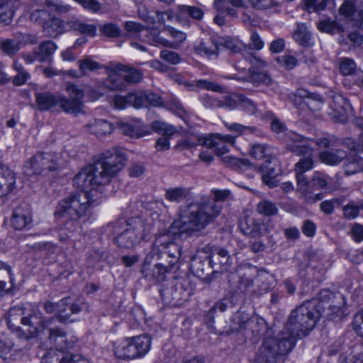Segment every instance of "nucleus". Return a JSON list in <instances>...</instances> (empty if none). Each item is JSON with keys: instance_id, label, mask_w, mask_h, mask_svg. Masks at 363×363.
<instances>
[{"instance_id": "f257e3e1", "label": "nucleus", "mask_w": 363, "mask_h": 363, "mask_svg": "<svg viewBox=\"0 0 363 363\" xmlns=\"http://www.w3.org/2000/svg\"><path fill=\"white\" fill-rule=\"evenodd\" d=\"M126 159L123 148L113 147L101 153L94 163L84 167L74 177V185L83 191L69 194L57 206L55 214L69 220L60 229V240L62 235L70 238L79 228L77 220L86 216L91 206L87 191L108 184L125 167Z\"/></svg>"}, {"instance_id": "f03ea898", "label": "nucleus", "mask_w": 363, "mask_h": 363, "mask_svg": "<svg viewBox=\"0 0 363 363\" xmlns=\"http://www.w3.org/2000/svg\"><path fill=\"white\" fill-rule=\"evenodd\" d=\"M230 194L227 190L216 191L213 200L196 201L180 208L179 218L169 228L172 235L185 233L189 236L199 235L218 216L221 206L218 201L226 199Z\"/></svg>"}, {"instance_id": "7ed1b4c3", "label": "nucleus", "mask_w": 363, "mask_h": 363, "mask_svg": "<svg viewBox=\"0 0 363 363\" xmlns=\"http://www.w3.org/2000/svg\"><path fill=\"white\" fill-rule=\"evenodd\" d=\"M52 320V318H44L37 306L31 305L29 309L21 306L11 308L8 313L7 324L16 330L19 338L29 340L38 336Z\"/></svg>"}, {"instance_id": "20e7f679", "label": "nucleus", "mask_w": 363, "mask_h": 363, "mask_svg": "<svg viewBox=\"0 0 363 363\" xmlns=\"http://www.w3.org/2000/svg\"><path fill=\"white\" fill-rule=\"evenodd\" d=\"M107 230L114 235V242L121 248L133 249L146 240L152 227L142 217H132L128 220L118 219L107 225Z\"/></svg>"}, {"instance_id": "39448f33", "label": "nucleus", "mask_w": 363, "mask_h": 363, "mask_svg": "<svg viewBox=\"0 0 363 363\" xmlns=\"http://www.w3.org/2000/svg\"><path fill=\"white\" fill-rule=\"evenodd\" d=\"M234 333L242 335L245 340L253 343L259 341L260 338L272 336L273 331L267 325L265 320L258 315L250 316L245 311H238L232 316V325L228 330H223L220 334L228 336Z\"/></svg>"}, {"instance_id": "423d86ee", "label": "nucleus", "mask_w": 363, "mask_h": 363, "mask_svg": "<svg viewBox=\"0 0 363 363\" xmlns=\"http://www.w3.org/2000/svg\"><path fill=\"white\" fill-rule=\"evenodd\" d=\"M319 304L317 298L303 302L292 311L286 324L295 330L298 336L303 337L308 335L321 317L318 311Z\"/></svg>"}, {"instance_id": "0eeeda50", "label": "nucleus", "mask_w": 363, "mask_h": 363, "mask_svg": "<svg viewBox=\"0 0 363 363\" xmlns=\"http://www.w3.org/2000/svg\"><path fill=\"white\" fill-rule=\"evenodd\" d=\"M63 164L60 154L53 152H40L25 162L23 172L28 176H46L49 172L58 171Z\"/></svg>"}, {"instance_id": "6e6552de", "label": "nucleus", "mask_w": 363, "mask_h": 363, "mask_svg": "<svg viewBox=\"0 0 363 363\" xmlns=\"http://www.w3.org/2000/svg\"><path fill=\"white\" fill-rule=\"evenodd\" d=\"M195 285L188 277L175 279L160 289L162 301L164 304L173 307L182 305L193 294Z\"/></svg>"}, {"instance_id": "1a4fd4ad", "label": "nucleus", "mask_w": 363, "mask_h": 363, "mask_svg": "<svg viewBox=\"0 0 363 363\" xmlns=\"http://www.w3.org/2000/svg\"><path fill=\"white\" fill-rule=\"evenodd\" d=\"M151 338L147 335L127 337L114 348L117 357L133 359L143 357L150 349Z\"/></svg>"}, {"instance_id": "9d476101", "label": "nucleus", "mask_w": 363, "mask_h": 363, "mask_svg": "<svg viewBox=\"0 0 363 363\" xmlns=\"http://www.w3.org/2000/svg\"><path fill=\"white\" fill-rule=\"evenodd\" d=\"M221 161L233 170L246 172L252 170L262 174V182L270 187L275 186L274 177L276 175L274 167L267 165L256 166L245 158H238L231 155L221 157Z\"/></svg>"}, {"instance_id": "9b49d317", "label": "nucleus", "mask_w": 363, "mask_h": 363, "mask_svg": "<svg viewBox=\"0 0 363 363\" xmlns=\"http://www.w3.org/2000/svg\"><path fill=\"white\" fill-rule=\"evenodd\" d=\"M318 300L320 303L318 311L321 317L347 316L345 298L342 294L323 291L320 293V298Z\"/></svg>"}, {"instance_id": "f8f14e48", "label": "nucleus", "mask_w": 363, "mask_h": 363, "mask_svg": "<svg viewBox=\"0 0 363 363\" xmlns=\"http://www.w3.org/2000/svg\"><path fill=\"white\" fill-rule=\"evenodd\" d=\"M152 254L163 262L174 266L177 263L182 252V247L175 242L171 241L165 235H159L152 244Z\"/></svg>"}, {"instance_id": "ddd939ff", "label": "nucleus", "mask_w": 363, "mask_h": 363, "mask_svg": "<svg viewBox=\"0 0 363 363\" xmlns=\"http://www.w3.org/2000/svg\"><path fill=\"white\" fill-rule=\"evenodd\" d=\"M330 266L325 257L317 252L308 256V263L300 265L299 275L306 281L321 282Z\"/></svg>"}, {"instance_id": "4468645a", "label": "nucleus", "mask_w": 363, "mask_h": 363, "mask_svg": "<svg viewBox=\"0 0 363 363\" xmlns=\"http://www.w3.org/2000/svg\"><path fill=\"white\" fill-rule=\"evenodd\" d=\"M201 252L206 255L208 264L213 269V276L219 272H228L233 264V257L223 247L207 245L201 249Z\"/></svg>"}, {"instance_id": "2eb2a0df", "label": "nucleus", "mask_w": 363, "mask_h": 363, "mask_svg": "<svg viewBox=\"0 0 363 363\" xmlns=\"http://www.w3.org/2000/svg\"><path fill=\"white\" fill-rule=\"evenodd\" d=\"M66 90L69 93V97L58 95L57 105L65 113L77 116L83 112L84 91L77 86L72 84L67 85Z\"/></svg>"}, {"instance_id": "dca6fc26", "label": "nucleus", "mask_w": 363, "mask_h": 363, "mask_svg": "<svg viewBox=\"0 0 363 363\" xmlns=\"http://www.w3.org/2000/svg\"><path fill=\"white\" fill-rule=\"evenodd\" d=\"M284 142L286 148L297 156L313 155L311 147L312 140L294 131H289L285 134Z\"/></svg>"}, {"instance_id": "f3484780", "label": "nucleus", "mask_w": 363, "mask_h": 363, "mask_svg": "<svg viewBox=\"0 0 363 363\" xmlns=\"http://www.w3.org/2000/svg\"><path fill=\"white\" fill-rule=\"evenodd\" d=\"M229 290L233 296L242 297L253 287L251 275L242 271H237L228 275Z\"/></svg>"}, {"instance_id": "a211bd4d", "label": "nucleus", "mask_w": 363, "mask_h": 363, "mask_svg": "<svg viewBox=\"0 0 363 363\" xmlns=\"http://www.w3.org/2000/svg\"><path fill=\"white\" fill-rule=\"evenodd\" d=\"M86 308V303L80 300L73 301L69 297L63 298L57 303V319L61 323L73 322L74 319L72 318V315Z\"/></svg>"}, {"instance_id": "6ab92c4d", "label": "nucleus", "mask_w": 363, "mask_h": 363, "mask_svg": "<svg viewBox=\"0 0 363 363\" xmlns=\"http://www.w3.org/2000/svg\"><path fill=\"white\" fill-rule=\"evenodd\" d=\"M170 79L179 85H184L189 91H196L198 89L223 93V88L219 84L206 79H198L189 82L179 73H169Z\"/></svg>"}, {"instance_id": "aec40b11", "label": "nucleus", "mask_w": 363, "mask_h": 363, "mask_svg": "<svg viewBox=\"0 0 363 363\" xmlns=\"http://www.w3.org/2000/svg\"><path fill=\"white\" fill-rule=\"evenodd\" d=\"M272 338L283 356L290 352L295 347L297 340L301 339L303 337L298 336L295 330L286 324L277 337Z\"/></svg>"}, {"instance_id": "412c9836", "label": "nucleus", "mask_w": 363, "mask_h": 363, "mask_svg": "<svg viewBox=\"0 0 363 363\" xmlns=\"http://www.w3.org/2000/svg\"><path fill=\"white\" fill-rule=\"evenodd\" d=\"M282 356L276 346L272 336L265 337L259 347L255 358V363H276L279 357Z\"/></svg>"}, {"instance_id": "4be33fe9", "label": "nucleus", "mask_w": 363, "mask_h": 363, "mask_svg": "<svg viewBox=\"0 0 363 363\" xmlns=\"http://www.w3.org/2000/svg\"><path fill=\"white\" fill-rule=\"evenodd\" d=\"M239 228L244 235L252 238L261 237L267 232L264 222L247 216L240 218Z\"/></svg>"}, {"instance_id": "5701e85b", "label": "nucleus", "mask_w": 363, "mask_h": 363, "mask_svg": "<svg viewBox=\"0 0 363 363\" xmlns=\"http://www.w3.org/2000/svg\"><path fill=\"white\" fill-rule=\"evenodd\" d=\"M173 268L174 266H169V264L166 262L156 263L154 266L150 267L145 261L142 269V273L147 279L156 282H161L165 279L167 274Z\"/></svg>"}, {"instance_id": "b1692460", "label": "nucleus", "mask_w": 363, "mask_h": 363, "mask_svg": "<svg viewBox=\"0 0 363 363\" xmlns=\"http://www.w3.org/2000/svg\"><path fill=\"white\" fill-rule=\"evenodd\" d=\"M31 221V210L28 205H19L13 210L11 222L15 230H21L25 229L30 225Z\"/></svg>"}, {"instance_id": "393cba45", "label": "nucleus", "mask_w": 363, "mask_h": 363, "mask_svg": "<svg viewBox=\"0 0 363 363\" xmlns=\"http://www.w3.org/2000/svg\"><path fill=\"white\" fill-rule=\"evenodd\" d=\"M108 72V77L104 81V86L109 90L122 91L126 88L123 75L116 69V65H110L106 67Z\"/></svg>"}, {"instance_id": "a878e982", "label": "nucleus", "mask_w": 363, "mask_h": 363, "mask_svg": "<svg viewBox=\"0 0 363 363\" xmlns=\"http://www.w3.org/2000/svg\"><path fill=\"white\" fill-rule=\"evenodd\" d=\"M16 185V174L7 166L0 163V197L11 193Z\"/></svg>"}, {"instance_id": "bb28decb", "label": "nucleus", "mask_w": 363, "mask_h": 363, "mask_svg": "<svg viewBox=\"0 0 363 363\" xmlns=\"http://www.w3.org/2000/svg\"><path fill=\"white\" fill-rule=\"evenodd\" d=\"M177 20L184 25L190 26V22L188 17L194 20L201 21L203 16V11L201 9L194 6L179 5L177 8Z\"/></svg>"}, {"instance_id": "cd10ccee", "label": "nucleus", "mask_w": 363, "mask_h": 363, "mask_svg": "<svg viewBox=\"0 0 363 363\" xmlns=\"http://www.w3.org/2000/svg\"><path fill=\"white\" fill-rule=\"evenodd\" d=\"M42 29L47 37L55 38L65 32V26L62 20L52 14Z\"/></svg>"}, {"instance_id": "c85d7f7f", "label": "nucleus", "mask_w": 363, "mask_h": 363, "mask_svg": "<svg viewBox=\"0 0 363 363\" xmlns=\"http://www.w3.org/2000/svg\"><path fill=\"white\" fill-rule=\"evenodd\" d=\"M116 69L125 74L123 77L126 87L130 84H138L143 80V72L140 69L121 63L116 64Z\"/></svg>"}, {"instance_id": "c756f323", "label": "nucleus", "mask_w": 363, "mask_h": 363, "mask_svg": "<svg viewBox=\"0 0 363 363\" xmlns=\"http://www.w3.org/2000/svg\"><path fill=\"white\" fill-rule=\"evenodd\" d=\"M35 97L38 109L40 111H48L58 104V95L50 91L36 93Z\"/></svg>"}, {"instance_id": "7c9ffc66", "label": "nucleus", "mask_w": 363, "mask_h": 363, "mask_svg": "<svg viewBox=\"0 0 363 363\" xmlns=\"http://www.w3.org/2000/svg\"><path fill=\"white\" fill-rule=\"evenodd\" d=\"M87 130L96 136L111 134L113 130V124L104 119H94L86 125Z\"/></svg>"}, {"instance_id": "2f4dec72", "label": "nucleus", "mask_w": 363, "mask_h": 363, "mask_svg": "<svg viewBox=\"0 0 363 363\" xmlns=\"http://www.w3.org/2000/svg\"><path fill=\"white\" fill-rule=\"evenodd\" d=\"M250 153L251 156L257 160L267 159V161L262 165H267L268 167H272L271 160L273 159V151L270 146L267 144L257 143L252 145Z\"/></svg>"}, {"instance_id": "473e14b6", "label": "nucleus", "mask_w": 363, "mask_h": 363, "mask_svg": "<svg viewBox=\"0 0 363 363\" xmlns=\"http://www.w3.org/2000/svg\"><path fill=\"white\" fill-rule=\"evenodd\" d=\"M343 169L346 175L357 174L363 171V158L357 154L347 155L344 159Z\"/></svg>"}, {"instance_id": "72a5a7b5", "label": "nucleus", "mask_w": 363, "mask_h": 363, "mask_svg": "<svg viewBox=\"0 0 363 363\" xmlns=\"http://www.w3.org/2000/svg\"><path fill=\"white\" fill-rule=\"evenodd\" d=\"M136 108L148 107L149 106H159L162 104L161 97L152 92H140L136 94Z\"/></svg>"}, {"instance_id": "f704fd0d", "label": "nucleus", "mask_w": 363, "mask_h": 363, "mask_svg": "<svg viewBox=\"0 0 363 363\" xmlns=\"http://www.w3.org/2000/svg\"><path fill=\"white\" fill-rule=\"evenodd\" d=\"M298 95L304 98L301 104L302 108L307 107L310 111H315L320 108L323 100L320 95L315 93H308L306 90H300Z\"/></svg>"}, {"instance_id": "c9c22d12", "label": "nucleus", "mask_w": 363, "mask_h": 363, "mask_svg": "<svg viewBox=\"0 0 363 363\" xmlns=\"http://www.w3.org/2000/svg\"><path fill=\"white\" fill-rule=\"evenodd\" d=\"M218 43L214 38H211L209 42L201 41L200 43L194 48V50L196 53L205 55L208 57L212 56H218Z\"/></svg>"}, {"instance_id": "e433bc0d", "label": "nucleus", "mask_w": 363, "mask_h": 363, "mask_svg": "<svg viewBox=\"0 0 363 363\" xmlns=\"http://www.w3.org/2000/svg\"><path fill=\"white\" fill-rule=\"evenodd\" d=\"M57 49V45L52 40L43 41L38 47V52L40 57L41 62L51 63L52 55Z\"/></svg>"}, {"instance_id": "4c0bfd02", "label": "nucleus", "mask_w": 363, "mask_h": 363, "mask_svg": "<svg viewBox=\"0 0 363 363\" xmlns=\"http://www.w3.org/2000/svg\"><path fill=\"white\" fill-rule=\"evenodd\" d=\"M346 157V152L337 149L335 150L323 151L320 154L321 161L330 165H336Z\"/></svg>"}, {"instance_id": "58836bf2", "label": "nucleus", "mask_w": 363, "mask_h": 363, "mask_svg": "<svg viewBox=\"0 0 363 363\" xmlns=\"http://www.w3.org/2000/svg\"><path fill=\"white\" fill-rule=\"evenodd\" d=\"M234 296L229 297H225L221 300L217 301L213 306H212L208 313L207 314V318L210 321L213 322V315L216 313L217 311L223 313L228 308H233L235 305V302L234 301Z\"/></svg>"}, {"instance_id": "ea45409f", "label": "nucleus", "mask_w": 363, "mask_h": 363, "mask_svg": "<svg viewBox=\"0 0 363 363\" xmlns=\"http://www.w3.org/2000/svg\"><path fill=\"white\" fill-rule=\"evenodd\" d=\"M249 78L255 86H269L272 84V79L267 72L257 71L255 67L249 69Z\"/></svg>"}, {"instance_id": "a19ab883", "label": "nucleus", "mask_w": 363, "mask_h": 363, "mask_svg": "<svg viewBox=\"0 0 363 363\" xmlns=\"http://www.w3.org/2000/svg\"><path fill=\"white\" fill-rule=\"evenodd\" d=\"M355 125L361 130L359 134V138L357 142L348 139L345 144L347 147L352 152H363V118H357L355 120Z\"/></svg>"}, {"instance_id": "79ce46f5", "label": "nucleus", "mask_w": 363, "mask_h": 363, "mask_svg": "<svg viewBox=\"0 0 363 363\" xmlns=\"http://www.w3.org/2000/svg\"><path fill=\"white\" fill-rule=\"evenodd\" d=\"M145 41L153 46H165L170 48H178V44L176 43H170L169 40L161 38L159 33L156 31H151L146 35Z\"/></svg>"}, {"instance_id": "37998d69", "label": "nucleus", "mask_w": 363, "mask_h": 363, "mask_svg": "<svg viewBox=\"0 0 363 363\" xmlns=\"http://www.w3.org/2000/svg\"><path fill=\"white\" fill-rule=\"evenodd\" d=\"M189 190L183 187L170 188L165 192V198L171 202H181L189 195Z\"/></svg>"}, {"instance_id": "c03bdc74", "label": "nucleus", "mask_w": 363, "mask_h": 363, "mask_svg": "<svg viewBox=\"0 0 363 363\" xmlns=\"http://www.w3.org/2000/svg\"><path fill=\"white\" fill-rule=\"evenodd\" d=\"M257 211L261 215L274 216L278 214L279 208L274 203L269 200H262L257 205Z\"/></svg>"}, {"instance_id": "a18cd8bd", "label": "nucleus", "mask_w": 363, "mask_h": 363, "mask_svg": "<svg viewBox=\"0 0 363 363\" xmlns=\"http://www.w3.org/2000/svg\"><path fill=\"white\" fill-rule=\"evenodd\" d=\"M116 108L123 109L127 106H133L136 108L137 97L135 93H130L127 96L117 95L113 98Z\"/></svg>"}, {"instance_id": "49530a36", "label": "nucleus", "mask_w": 363, "mask_h": 363, "mask_svg": "<svg viewBox=\"0 0 363 363\" xmlns=\"http://www.w3.org/2000/svg\"><path fill=\"white\" fill-rule=\"evenodd\" d=\"M294 38L299 44L306 46L311 43V34L304 24H301L294 31Z\"/></svg>"}, {"instance_id": "de8ad7c7", "label": "nucleus", "mask_w": 363, "mask_h": 363, "mask_svg": "<svg viewBox=\"0 0 363 363\" xmlns=\"http://www.w3.org/2000/svg\"><path fill=\"white\" fill-rule=\"evenodd\" d=\"M1 50L9 56L15 55L21 48L18 39H6L0 42Z\"/></svg>"}, {"instance_id": "09e8293b", "label": "nucleus", "mask_w": 363, "mask_h": 363, "mask_svg": "<svg viewBox=\"0 0 363 363\" xmlns=\"http://www.w3.org/2000/svg\"><path fill=\"white\" fill-rule=\"evenodd\" d=\"M362 208V204H357L354 201H351L343 206V216L345 219L353 220L359 216V211Z\"/></svg>"}, {"instance_id": "8fccbe9b", "label": "nucleus", "mask_w": 363, "mask_h": 363, "mask_svg": "<svg viewBox=\"0 0 363 363\" xmlns=\"http://www.w3.org/2000/svg\"><path fill=\"white\" fill-rule=\"evenodd\" d=\"M318 27L320 30L330 34L341 33L344 30L342 26L335 21H323Z\"/></svg>"}, {"instance_id": "3c124183", "label": "nucleus", "mask_w": 363, "mask_h": 363, "mask_svg": "<svg viewBox=\"0 0 363 363\" xmlns=\"http://www.w3.org/2000/svg\"><path fill=\"white\" fill-rule=\"evenodd\" d=\"M302 158L295 164L294 172H306L314 167L313 155L301 156Z\"/></svg>"}, {"instance_id": "603ef678", "label": "nucleus", "mask_w": 363, "mask_h": 363, "mask_svg": "<svg viewBox=\"0 0 363 363\" xmlns=\"http://www.w3.org/2000/svg\"><path fill=\"white\" fill-rule=\"evenodd\" d=\"M101 34L107 38H116L121 35V29L118 25L113 23H106L99 26Z\"/></svg>"}, {"instance_id": "864d4df0", "label": "nucleus", "mask_w": 363, "mask_h": 363, "mask_svg": "<svg viewBox=\"0 0 363 363\" xmlns=\"http://www.w3.org/2000/svg\"><path fill=\"white\" fill-rule=\"evenodd\" d=\"M52 14L45 9H36L31 12L30 19L31 21L38 23L43 28V25L50 19Z\"/></svg>"}, {"instance_id": "5fc2aeb1", "label": "nucleus", "mask_w": 363, "mask_h": 363, "mask_svg": "<svg viewBox=\"0 0 363 363\" xmlns=\"http://www.w3.org/2000/svg\"><path fill=\"white\" fill-rule=\"evenodd\" d=\"M218 43V47L223 46L233 53H240L242 50L241 43L231 38H221Z\"/></svg>"}, {"instance_id": "6e6d98bb", "label": "nucleus", "mask_w": 363, "mask_h": 363, "mask_svg": "<svg viewBox=\"0 0 363 363\" xmlns=\"http://www.w3.org/2000/svg\"><path fill=\"white\" fill-rule=\"evenodd\" d=\"M152 128L155 131L168 136L173 135L177 131L174 126L159 121H154Z\"/></svg>"}, {"instance_id": "4d7b16f0", "label": "nucleus", "mask_w": 363, "mask_h": 363, "mask_svg": "<svg viewBox=\"0 0 363 363\" xmlns=\"http://www.w3.org/2000/svg\"><path fill=\"white\" fill-rule=\"evenodd\" d=\"M79 67L82 75L86 74L87 71L94 72L102 67L99 63L91 60L90 58H85L79 60Z\"/></svg>"}, {"instance_id": "13d9d810", "label": "nucleus", "mask_w": 363, "mask_h": 363, "mask_svg": "<svg viewBox=\"0 0 363 363\" xmlns=\"http://www.w3.org/2000/svg\"><path fill=\"white\" fill-rule=\"evenodd\" d=\"M225 126L230 131L238 133V135L254 133L257 130L256 127L255 126H246L237 123H225Z\"/></svg>"}, {"instance_id": "bf43d9fd", "label": "nucleus", "mask_w": 363, "mask_h": 363, "mask_svg": "<svg viewBox=\"0 0 363 363\" xmlns=\"http://www.w3.org/2000/svg\"><path fill=\"white\" fill-rule=\"evenodd\" d=\"M199 145V140L198 136H189L175 145V149L179 151L184 150H189L196 147Z\"/></svg>"}, {"instance_id": "052dcab7", "label": "nucleus", "mask_w": 363, "mask_h": 363, "mask_svg": "<svg viewBox=\"0 0 363 363\" xmlns=\"http://www.w3.org/2000/svg\"><path fill=\"white\" fill-rule=\"evenodd\" d=\"M240 106L242 109L250 115H254L257 111V104L251 99L241 94L240 96Z\"/></svg>"}, {"instance_id": "680f3d73", "label": "nucleus", "mask_w": 363, "mask_h": 363, "mask_svg": "<svg viewBox=\"0 0 363 363\" xmlns=\"http://www.w3.org/2000/svg\"><path fill=\"white\" fill-rule=\"evenodd\" d=\"M342 203L340 199H333L331 200H325L320 204V210L326 215H331L334 212L335 206H339Z\"/></svg>"}, {"instance_id": "e2e57ef3", "label": "nucleus", "mask_w": 363, "mask_h": 363, "mask_svg": "<svg viewBox=\"0 0 363 363\" xmlns=\"http://www.w3.org/2000/svg\"><path fill=\"white\" fill-rule=\"evenodd\" d=\"M121 129L123 134L131 138H140L144 135L138 125L130 123L123 124Z\"/></svg>"}, {"instance_id": "0e129e2a", "label": "nucleus", "mask_w": 363, "mask_h": 363, "mask_svg": "<svg viewBox=\"0 0 363 363\" xmlns=\"http://www.w3.org/2000/svg\"><path fill=\"white\" fill-rule=\"evenodd\" d=\"M241 94H231L226 96L221 100V105L219 108H226L230 110L235 109L240 104L239 96Z\"/></svg>"}, {"instance_id": "69168bd1", "label": "nucleus", "mask_w": 363, "mask_h": 363, "mask_svg": "<svg viewBox=\"0 0 363 363\" xmlns=\"http://www.w3.org/2000/svg\"><path fill=\"white\" fill-rule=\"evenodd\" d=\"M205 262L201 259H193L191 263V269L195 276L201 277L208 269V267L205 265Z\"/></svg>"}, {"instance_id": "338daca9", "label": "nucleus", "mask_w": 363, "mask_h": 363, "mask_svg": "<svg viewBox=\"0 0 363 363\" xmlns=\"http://www.w3.org/2000/svg\"><path fill=\"white\" fill-rule=\"evenodd\" d=\"M340 70L343 75H350L356 69L355 62L350 58H343L340 63Z\"/></svg>"}, {"instance_id": "774afa93", "label": "nucleus", "mask_w": 363, "mask_h": 363, "mask_svg": "<svg viewBox=\"0 0 363 363\" xmlns=\"http://www.w3.org/2000/svg\"><path fill=\"white\" fill-rule=\"evenodd\" d=\"M160 56L161 59L172 65H177L181 61L180 56L177 52L169 50H162Z\"/></svg>"}]
</instances>
